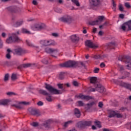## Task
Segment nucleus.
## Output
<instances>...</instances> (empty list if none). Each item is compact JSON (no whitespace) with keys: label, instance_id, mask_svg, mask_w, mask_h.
<instances>
[{"label":"nucleus","instance_id":"338daca9","mask_svg":"<svg viewBox=\"0 0 131 131\" xmlns=\"http://www.w3.org/2000/svg\"><path fill=\"white\" fill-rule=\"evenodd\" d=\"M119 17L120 18H121V19H124V15L121 14L119 15Z\"/></svg>","mask_w":131,"mask_h":131},{"label":"nucleus","instance_id":"ddd939ff","mask_svg":"<svg viewBox=\"0 0 131 131\" xmlns=\"http://www.w3.org/2000/svg\"><path fill=\"white\" fill-rule=\"evenodd\" d=\"M28 110L32 115H36V116H39V115H40V113H39L38 110L30 107Z\"/></svg>","mask_w":131,"mask_h":131},{"label":"nucleus","instance_id":"412c9836","mask_svg":"<svg viewBox=\"0 0 131 131\" xmlns=\"http://www.w3.org/2000/svg\"><path fill=\"white\" fill-rule=\"evenodd\" d=\"M77 98H79V99H81L82 100H86V101H89V100L92 99V97L86 95H84L82 94H79Z\"/></svg>","mask_w":131,"mask_h":131},{"label":"nucleus","instance_id":"6ab92c4d","mask_svg":"<svg viewBox=\"0 0 131 131\" xmlns=\"http://www.w3.org/2000/svg\"><path fill=\"white\" fill-rule=\"evenodd\" d=\"M107 56L106 55L96 54L93 56L94 59L95 60H103Z\"/></svg>","mask_w":131,"mask_h":131},{"label":"nucleus","instance_id":"39448f33","mask_svg":"<svg viewBox=\"0 0 131 131\" xmlns=\"http://www.w3.org/2000/svg\"><path fill=\"white\" fill-rule=\"evenodd\" d=\"M92 121L79 122L77 123V126L79 128H83V127H85V126H91V125H92Z\"/></svg>","mask_w":131,"mask_h":131},{"label":"nucleus","instance_id":"473e14b6","mask_svg":"<svg viewBox=\"0 0 131 131\" xmlns=\"http://www.w3.org/2000/svg\"><path fill=\"white\" fill-rule=\"evenodd\" d=\"M95 124L97 126V127H99V128H101L102 127V125H101V122L100 121H95L94 122Z\"/></svg>","mask_w":131,"mask_h":131},{"label":"nucleus","instance_id":"cd10ccee","mask_svg":"<svg viewBox=\"0 0 131 131\" xmlns=\"http://www.w3.org/2000/svg\"><path fill=\"white\" fill-rule=\"evenodd\" d=\"M22 24H23V20H18L14 25V27H19L21 26Z\"/></svg>","mask_w":131,"mask_h":131},{"label":"nucleus","instance_id":"c9c22d12","mask_svg":"<svg viewBox=\"0 0 131 131\" xmlns=\"http://www.w3.org/2000/svg\"><path fill=\"white\" fill-rule=\"evenodd\" d=\"M121 85L123 86V88H125V89H129V85L126 83H122Z\"/></svg>","mask_w":131,"mask_h":131},{"label":"nucleus","instance_id":"e2e57ef3","mask_svg":"<svg viewBox=\"0 0 131 131\" xmlns=\"http://www.w3.org/2000/svg\"><path fill=\"white\" fill-rule=\"evenodd\" d=\"M127 69H129V70L131 69V62H130V61L128 63V64L127 65Z\"/></svg>","mask_w":131,"mask_h":131},{"label":"nucleus","instance_id":"37998d69","mask_svg":"<svg viewBox=\"0 0 131 131\" xmlns=\"http://www.w3.org/2000/svg\"><path fill=\"white\" fill-rule=\"evenodd\" d=\"M7 80H9V74H6L4 77V81H7Z\"/></svg>","mask_w":131,"mask_h":131},{"label":"nucleus","instance_id":"dca6fc26","mask_svg":"<svg viewBox=\"0 0 131 131\" xmlns=\"http://www.w3.org/2000/svg\"><path fill=\"white\" fill-rule=\"evenodd\" d=\"M23 105H29V102H27L26 101H23L19 103V104H12V107H15V108H17V109H22L23 108Z\"/></svg>","mask_w":131,"mask_h":131},{"label":"nucleus","instance_id":"aec40b11","mask_svg":"<svg viewBox=\"0 0 131 131\" xmlns=\"http://www.w3.org/2000/svg\"><path fill=\"white\" fill-rule=\"evenodd\" d=\"M45 52L49 54H54V55H56V54L58 53V50L52 48H46L45 49Z\"/></svg>","mask_w":131,"mask_h":131},{"label":"nucleus","instance_id":"f03ea898","mask_svg":"<svg viewBox=\"0 0 131 131\" xmlns=\"http://www.w3.org/2000/svg\"><path fill=\"white\" fill-rule=\"evenodd\" d=\"M45 29L46 25L42 23L36 24L32 27V29L34 31H39L40 30H43Z\"/></svg>","mask_w":131,"mask_h":131},{"label":"nucleus","instance_id":"2eb2a0df","mask_svg":"<svg viewBox=\"0 0 131 131\" xmlns=\"http://www.w3.org/2000/svg\"><path fill=\"white\" fill-rule=\"evenodd\" d=\"M118 60L121 62H125V63H129L131 61V58L129 56H125V58L123 56H119Z\"/></svg>","mask_w":131,"mask_h":131},{"label":"nucleus","instance_id":"72a5a7b5","mask_svg":"<svg viewBox=\"0 0 131 131\" xmlns=\"http://www.w3.org/2000/svg\"><path fill=\"white\" fill-rule=\"evenodd\" d=\"M46 100L48 102H52V101H53V99H52V96L50 95V93L49 94V95H47Z\"/></svg>","mask_w":131,"mask_h":131},{"label":"nucleus","instance_id":"8fccbe9b","mask_svg":"<svg viewBox=\"0 0 131 131\" xmlns=\"http://www.w3.org/2000/svg\"><path fill=\"white\" fill-rule=\"evenodd\" d=\"M116 116H117V117L118 118H122V115H121V114H119V113H116Z\"/></svg>","mask_w":131,"mask_h":131},{"label":"nucleus","instance_id":"2f4dec72","mask_svg":"<svg viewBox=\"0 0 131 131\" xmlns=\"http://www.w3.org/2000/svg\"><path fill=\"white\" fill-rule=\"evenodd\" d=\"M96 104V102L93 101L92 102H90L88 104H87V107L88 109H91L94 106V105Z\"/></svg>","mask_w":131,"mask_h":131},{"label":"nucleus","instance_id":"f704fd0d","mask_svg":"<svg viewBox=\"0 0 131 131\" xmlns=\"http://www.w3.org/2000/svg\"><path fill=\"white\" fill-rule=\"evenodd\" d=\"M73 123V121L72 120H70L67 122H66L64 123V127H67V126H68L69 124H71V123Z\"/></svg>","mask_w":131,"mask_h":131},{"label":"nucleus","instance_id":"052dcab7","mask_svg":"<svg viewBox=\"0 0 131 131\" xmlns=\"http://www.w3.org/2000/svg\"><path fill=\"white\" fill-rule=\"evenodd\" d=\"M73 85H74L75 86H77L78 85V83L77 82V81H74L73 82Z\"/></svg>","mask_w":131,"mask_h":131},{"label":"nucleus","instance_id":"4c0bfd02","mask_svg":"<svg viewBox=\"0 0 131 131\" xmlns=\"http://www.w3.org/2000/svg\"><path fill=\"white\" fill-rule=\"evenodd\" d=\"M72 3L75 4V5H76L77 7H79V2H78V1L77 0H72Z\"/></svg>","mask_w":131,"mask_h":131},{"label":"nucleus","instance_id":"c85d7f7f","mask_svg":"<svg viewBox=\"0 0 131 131\" xmlns=\"http://www.w3.org/2000/svg\"><path fill=\"white\" fill-rule=\"evenodd\" d=\"M118 69L119 70V71L121 72H123V71H124V68L123 67V66L120 64H118Z\"/></svg>","mask_w":131,"mask_h":131},{"label":"nucleus","instance_id":"69168bd1","mask_svg":"<svg viewBox=\"0 0 131 131\" xmlns=\"http://www.w3.org/2000/svg\"><path fill=\"white\" fill-rule=\"evenodd\" d=\"M6 58L7 59H11V54H10V53H7L6 54Z\"/></svg>","mask_w":131,"mask_h":131},{"label":"nucleus","instance_id":"f8f14e48","mask_svg":"<svg viewBox=\"0 0 131 131\" xmlns=\"http://www.w3.org/2000/svg\"><path fill=\"white\" fill-rule=\"evenodd\" d=\"M54 40H42L40 41V45H42L43 46L47 47V46H51V45H54L53 43Z\"/></svg>","mask_w":131,"mask_h":131},{"label":"nucleus","instance_id":"393cba45","mask_svg":"<svg viewBox=\"0 0 131 131\" xmlns=\"http://www.w3.org/2000/svg\"><path fill=\"white\" fill-rule=\"evenodd\" d=\"M74 114H75L76 117H77V118H79V117H80V115H81L80 111H79V110H78L77 108H75Z\"/></svg>","mask_w":131,"mask_h":131},{"label":"nucleus","instance_id":"4be33fe9","mask_svg":"<svg viewBox=\"0 0 131 131\" xmlns=\"http://www.w3.org/2000/svg\"><path fill=\"white\" fill-rule=\"evenodd\" d=\"M115 116H116V113L115 111L112 110H108V117L109 118H112V117H115Z\"/></svg>","mask_w":131,"mask_h":131},{"label":"nucleus","instance_id":"680f3d73","mask_svg":"<svg viewBox=\"0 0 131 131\" xmlns=\"http://www.w3.org/2000/svg\"><path fill=\"white\" fill-rule=\"evenodd\" d=\"M7 95L8 96H13V95H15V93H13V92H8V93H7Z\"/></svg>","mask_w":131,"mask_h":131},{"label":"nucleus","instance_id":"c03bdc74","mask_svg":"<svg viewBox=\"0 0 131 131\" xmlns=\"http://www.w3.org/2000/svg\"><path fill=\"white\" fill-rule=\"evenodd\" d=\"M42 63H43V64H48V59L47 58H43L42 61H41Z\"/></svg>","mask_w":131,"mask_h":131},{"label":"nucleus","instance_id":"79ce46f5","mask_svg":"<svg viewBox=\"0 0 131 131\" xmlns=\"http://www.w3.org/2000/svg\"><path fill=\"white\" fill-rule=\"evenodd\" d=\"M64 77V73H60L59 76V78L60 79H63Z\"/></svg>","mask_w":131,"mask_h":131},{"label":"nucleus","instance_id":"a211bd4d","mask_svg":"<svg viewBox=\"0 0 131 131\" xmlns=\"http://www.w3.org/2000/svg\"><path fill=\"white\" fill-rule=\"evenodd\" d=\"M8 9L11 13H18L20 11V8L16 6L10 7Z\"/></svg>","mask_w":131,"mask_h":131},{"label":"nucleus","instance_id":"5fc2aeb1","mask_svg":"<svg viewBox=\"0 0 131 131\" xmlns=\"http://www.w3.org/2000/svg\"><path fill=\"white\" fill-rule=\"evenodd\" d=\"M103 106V102H99L98 103V107H99V108H102Z\"/></svg>","mask_w":131,"mask_h":131},{"label":"nucleus","instance_id":"49530a36","mask_svg":"<svg viewBox=\"0 0 131 131\" xmlns=\"http://www.w3.org/2000/svg\"><path fill=\"white\" fill-rule=\"evenodd\" d=\"M96 85H97V84H95V89L94 88H89V92H96Z\"/></svg>","mask_w":131,"mask_h":131},{"label":"nucleus","instance_id":"3c124183","mask_svg":"<svg viewBox=\"0 0 131 131\" xmlns=\"http://www.w3.org/2000/svg\"><path fill=\"white\" fill-rule=\"evenodd\" d=\"M31 125H32V126H34V127L38 126V123H37V122H33L31 124Z\"/></svg>","mask_w":131,"mask_h":131},{"label":"nucleus","instance_id":"a878e982","mask_svg":"<svg viewBox=\"0 0 131 131\" xmlns=\"http://www.w3.org/2000/svg\"><path fill=\"white\" fill-rule=\"evenodd\" d=\"M39 94H41V95H43V96H49V93L47 92L46 90H43L42 89H41L39 91Z\"/></svg>","mask_w":131,"mask_h":131},{"label":"nucleus","instance_id":"6e6d98bb","mask_svg":"<svg viewBox=\"0 0 131 131\" xmlns=\"http://www.w3.org/2000/svg\"><path fill=\"white\" fill-rule=\"evenodd\" d=\"M32 4L34 6H37L38 5V3H37V1H36V0L33 1Z\"/></svg>","mask_w":131,"mask_h":131},{"label":"nucleus","instance_id":"bb28decb","mask_svg":"<svg viewBox=\"0 0 131 131\" xmlns=\"http://www.w3.org/2000/svg\"><path fill=\"white\" fill-rule=\"evenodd\" d=\"M9 101L8 99L1 100L0 101V105H3L4 106L8 105V104H9Z\"/></svg>","mask_w":131,"mask_h":131},{"label":"nucleus","instance_id":"864d4df0","mask_svg":"<svg viewBox=\"0 0 131 131\" xmlns=\"http://www.w3.org/2000/svg\"><path fill=\"white\" fill-rule=\"evenodd\" d=\"M31 66V64L30 63H26L24 64V67L25 68H27V67H30Z\"/></svg>","mask_w":131,"mask_h":131},{"label":"nucleus","instance_id":"603ef678","mask_svg":"<svg viewBox=\"0 0 131 131\" xmlns=\"http://www.w3.org/2000/svg\"><path fill=\"white\" fill-rule=\"evenodd\" d=\"M99 71H100V69L98 68H96L94 70V73H98Z\"/></svg>","mask_w":131,"mask_h":131},{"label":"nucleus","instance_id":"20e7f679","mask_svg":"<svg viewBox=\"0 0 131 131\" xmlns=\"http://www.w3.org/2000/svg\"><path fill=\"white\" fill-rule=\"evenodd\" d=\"M59 20H60L61 22L67 23V24H71V23H72V21H73L72 17L70 15H65L62 16L59 18Z\"/></svg>","mask_w":131,"mask_h":131},{"label":"nucleus","instance_id":"774afa93","mask_svg":"<svg viewBox=\"0 0 131 131\" xmlns=\"http://www.w3.org/2000/svg\"><path fill=\"white\" fill-rule=\"evenodd\" d=\"M53 36H54L55 37H57L58 36V34L56 33H52Z\"/></svg>","mask_w":131,"mask_h":131},{"label":"nucleus","instance_id":"f3484780","mask_svg":"<svg viewBox=\"0 0 131 131\" xmlns=\"http://www.w3.org/2000/svg\"><path fill=\"white\" fill-rule=\"evenodd\" d=\"M96 91H97L99 93H104L106 92V89H105L104 86L98 84L96 85Z\"/></svg>","mask_w":131,"mask_h":131},{"label":"nucleus","instance_id":"13d9d810","mask_svg":"<svg viewBox=\"0 0 131 131\" xmlns=\"http://www.w3.org/2000/svg\"><path fill=\"white\" fill-rule=\"evenodd\" d=\"M55 12H56L57 13H62V10L60 9H56L55 10Z\"/></svg>","mask_w":131,"mask_h":131},{"label":"nucleus","instance_id":"c756f323","mask_svg":"<svg viewBox=\"0 0 131 131\" xmlns=\"http://www.w3.org/2000/svg\"><path fill=\"white\" fill-rule=\"evenodd\" d=\"M91 83H94L95 84L97 82V77H92L90 78Z\"/></svg>","mask_w":131,"mask_h":131},{"label":"nucleus","instance_id":"bf43d9fd","mask_svg":"<svg viewBox=\"0 0 131 131\" xmlns=\"http://www.w3.org/2000/svg\"><path fill=\"white\" fill-rule=\"evenodd\" d=\"M57 85L58 86V89H61V90H63V84H58Z\"/></svg>","mask_w":131,"mask_h":131},{"label":"nucleus","instance_id":"4468645a","mask_svg":"<svg viewBox=\"0 0 131 131\" xmlns=\"http://www.w3.org/2000/svg\"><path fill=\"white\" fill-rule=\"evenodd\" d=\"M52 123V120H48L47 121H45L44 122L42 123L41 126H43L46 129H49L51 127V124Z\"/></svg>","mask_w":131,"mask_h":131},{"label":"nucleus","instance_id":"b1692460","mask_svg":"<svg viewBox=\"0 0 131 131\" xmlns=\"http://www.w3.org/2000/svg\"><path fill=\"white\" fill-rule=\"evenodd\" d=\"M75 67H84L85 65L83 63V62L81 61H75Z\"/></svg>","mask_w":131,"mask_h":131},{"label":"nucleus","instance_id":"0e129e2a","mask_svg":"<svg viewBox=\"0 0 131 131\" xmlns=\"http://www.w3.org/2000/svg\"><path fill=\"white\" fill-rule=\"evenodd\" d=\"M100 67L101 68H104V67H105L106 66V65H105V63L104 62H102L100 65Z\"/></svg>","mask_w":131,"mask_h":131},{"label":"nucleus","instance_id":"ea45409f","mask_svg":"<svg viewBox=\"0 0 131 131\" xmlns=\"http://www.w3.org/2000/svg\"><path fill=\"white\" fill-rule=\"evenodd\" d=\"M11 79L12 80H15L17 79V75H16L15 74H12L11 76Z\"/></svg>","mask_w":131,"mask_h":131},{"label":"nucleus","instance_id":"6e6552de","mask_svg":"<svg viewBox=\"0 0 131 131\" xmlns=\"http://www.w3.org/2000/svg\"><path fill=\"white\" fill-rule=\"evenodd\" d=\"M75 61H68L63 63H61L59 66L60 67H75Z\"/></svg>","mask_w":131,"mask_h":131},{"label":"nucleus","instance_id":"1a4fd4ad","mask_svg":"<svg viewBox=\"0 0 131 131\" xmlns=\"http://www.w3.org/2000/svg\"><path fill=\"white\" fill-rule=\"evenodd\" d=\"M121 29L123 30V31H128V30H131V20H129L128 21L124 23L121 26Z\"/></svg>","mask_w":131,"mask_h":131},{"label":"nucleus","instance_id":"58836bf2","mask_svg":"<svg viewBox=\"0 0 131 131\" xmlns=\"http://www.w3.org/2000/svg\"><path fill=\"white\" fill-rule=\"evenodd\" d=\"M26 43L27 45H28V46H29V47H34V46L33 45V44H32L31 42H30V41L27 40H26Z\"/></svg>","mask_w":131,"mask_h":131},{"label":"nucleus","instance_id":"423d86ee","mask_svg":"<svg viewBox=\"0 0 131 131\" xmlns=\"http://www.w3.org/2000/svg\"><path fill=\"white\" fill-rule=\"evenodd\" d=\"M90 8L93 10H96V9L100 5V0H90Z\"/></svg>","mask_w":131,"mask_h":131},{"label":"nucleus","instance_id":"09e8293b","mask_svg":"<svg viewBox=\"0 0 131 131\" xmlns=\"http://www.w3.org/2000/svg\"><path fill=\"white\" fill-rule=\"evenodd\" d=\"M77 103H78V106H83V105H84L83 102L81 101H78L77 102Z\"/></svg>","mask_w":131,"mask_h":131},{"label":"nucleus","instance_id":"a18cd8bd","mask_svg":"<svg viewBox=\"0 0 131 131\" xmlns=\"http://www.w3.org/2000/svg\"><path fill=\"white\" fill-rule=\"evenodd\" d=\"M119 10L121 11V12H123V7L122 6V5H119Z\"/></svg>","mask_w":131,"mask_h":131},{"label":"nucleus","instance_id":"9b49d317","mask_svg":"<svg viewBox=\"0 0 131 131\" xmlns=\"http://www.w3.org/2000/svg\"><path fill=\"white\" fill-rule=\"evenodd\" d=\"M103 20H104V16H99L98 17L97 20L91 21L89 24L90 25H98V24H101Z\"/></svg>","mask_w":131,"mask_h":131},{"label":"nucleus","instance_id":"de8ad7c7","mask_svg":"<svg viewBox=\"0 0 131 131\" xmlns=\"http://www.w3.org/2000/svg\"><path fill=\"white\" fill-rule=\"evenodd\" d=\"M125 7H126L127 9H130L131 8L130 5H129V3H125Z\"/></svg>","mask_w":131,"mask_h":131},{"label":"nucleus","instance_id":"0eeeda50","mask_svg":"<svg viewBox=\"0 0 131 131\" xmlns=\"http://www.w3.org/2000/svg\"><path fill=\"white\" fill-rule=\"evenodd\" d=\"M85 44L86 47L91 49H98L99 48V45L98 43H94L91 40H86L85 42Z\"/></svg>","mask_w":131,"mask_h":131},{"label":"nucleus","instance_id":"e433bc0d","mask_svg":"<svg viewBox=\"0 0 131 131\" xmlns=\"http://www.w3.org/2000/svg\"><path fill=\"white\" fill-rule=\"evenodd\" d=\"M22 32H23V33H26L27 34H31L30 31H28V30L26 29H22Z\"/></svg>","mask_w":131,"mask_h":131},{"label":"nucleus","instance_id":"a19ab883","mask_svg":"<svg viewBox=\"0 0 131 131\" xmlns=\"http://www.w3.org/2000/svg\"><path fill=\"white\" fill-rule=\"evenodd\" d=\"M108 25V23L105 21L103 24L102 25L99 26V28L102 29V27H104V26H107Z\"/></svg>","mask_w":131,"mask_h":131},{"label":"nucleus","instance_id":"7c9ffc66","mask_svg":"<svg viewBox=\"0 0 131 131\" xmlns=\"http://www.w3.org/2000/svg\"><path fill=\"white\" fill-rule=\"evenodd\" d=\"M115 43L114 42H111L108 45V49H115L116 47Z\"/></svg>","mask_w":131,"mask_h":131},{"label":"nucleus","instance_id":"4d7b16f0","mask_svg":"<svg viewBox=\"0 0 131 131\" xmlns=\"http://www.w3.org/2000/svg\"><path fill=\"white\" fill-rule=\"evenodd\" d=\"M37 104L38 106H42L43 105V102L42 101H39L37 102Z\"/></svg>","mask_w":131,"mask_h":131},{"label":"nucleus","instance_id":"7ed1b4c3","mask_svg":"<svg viewBox=\"0 0 131 131\" xmlns=\"http://www.w3.org/2000/svg\"><path fill=\"white\" fill-rule=\"evenodd\" d=\"M21 39L17 36L16 34H13V36H10L6 40L7 43H12V42H19Z\"/></svg>","mask_w":131,"mask_h":131},{"label":"nucleus","instance_id":"f257e3e1","mask_svg":"<svg viewBox=\"0 0 131 131\" xmlns=\"http://www.w3.org/2000/svg\"><path fill=\"white\" fill-rule=\"evenodd\" d=\"M45 89H47L50 94H53L54 95L62 94L61 91L55 89L52 85H50V84L47 83H45Z\"/></svg>","mask_w":131,"mask_h":131},{"label":"nucleus","instance_id":"5701e85b","mask_svg":"<svg viewBox=\"0 0 131 131\" xmlns=\"http://www.w3.org/2000/svg\"><path fill=\"white\" fill-rule=\"evenodd\" d=\"M71 39L74 42L75 41H78L79 40V36L77 34L73 35L71 36Z\"/></svg>","mask_w":131,"mask_h":131},{"label":"nucleus","instance_id":"9d476101","mask_svg":"<svg viewBox=\"0 0 131 131\" xmlns=\"http://www.w3.org/2000/svg\"><path fill=\"white\" fill-rule=\"evenodd\" d=\"M14 51L16 55H17L18 56H22V55H24V54H26V53H27L25 49H23L21 47H18L14 49Z\"/></svg>","mask_w":131,"mask_h":131}]
</instances>
